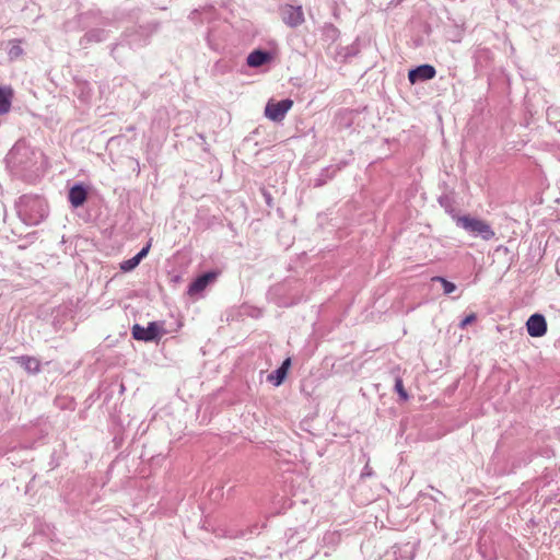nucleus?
I'll use <instances>...</instances> for the list:
<instances>
[{"label":"nucleus","instance_id":"obj_1","mask_svg":"<svg viewBox=\"0 0 560 560\" xmlns=\"http://www.w3.org/2000/svg\"><path fill=\"white\" fill-rule=\"evenodd\" d=\"M18 212L26 224L36 225L47 217V207L39 197L22 196Z\"/></svg>","mask_w":560,"mask_h":560},{"label":"nucleus","instance_id":"obj_2","mask_svg":"<svg viewBox=\"0 0 560 560\" xmlns=\"http://www.w3.org/2000/svg\"><path fill=\"white\" fill-rule=\"evenodd\" d=\"M452 219L456 225L464 229L475 237H481L483 241H490L494 237L495 233L491 225L485 220L474 218L470 215L452 214Z\"/></svg>","mask_w":560,"mask_h":560},{"label":"nucleus","instance_id":"obj_3","mask_svg":"<svg viewBox=\"0 0 560 560\" xmlns=\"http://www.w3.org/2000/svg\"><path fill=\"white\" fill-rule=\"evenodd\" d=\"M292 105L293 101L290 98H284L279 102L269 101L265 107V115L272 121H281L284 119Z\"/></svg>","mask_w":560,"mask_h":560},{"label":"nucleus","instance_id":"obj_4","mask_svg":"<svg viewBox=\"0 0 560 560\" xmlns=\"http://www.w3.org/2000/svg\"><path fill=\"white\" fill-rule=\"evenodd\" d=\"M162 331V327L156 322L149 323L148 327L136 324L132 327V337L136 340L154 341L160 338Z\"/></svg>","mask_w":560,"mask_h":560},{"label":"nucleus","instance_id":"obj_5","mask_svg":"<svg viewBox=\"0 0 560 560\" xmlns=\"http://www.w3.org/2000/svg\"><path fill=\"white\" fill-rule=\"evenodd\" d=\"M282 21L290 27H298L304 22L302 7L287 4L281 9Z\"/></svg>","mask_w":560,"mask_h":560},{"label":"nucleus","instance_id":"obj_6","mask_svg":"<svg viewBox=\"0 0 560 560\" xmlns=\"http://www.w3.org/2000/svg\"><path fill=\"white\" fill-rule=\"evenodd\" d=\"M436 70L431 65H421L409 70L408 79L411 84L420 81L431 80L435 77Z\"/></svg>","mask_w":560,"mask_h":560},{"label":"nucleus","instance_id":"obj_7","mask_svg":"<svg viewBox=\"0 0 560 560\" xmlns=\"http://www.w3.org/2000/svg\"><path fill=\"white\" fill-rule=\"evenodd\" d=\"M527 332L532 337H541L547 331V323L541 314H533L526 323Z\"/></svg>","mask_w":560,"mask_h":560},{"label":"nucleus","instance_id":"obj_8","mask_svg":"<svg viewBox=\"0 0 560 560\" xmlns=\"http://www.w3.org/2000/svg\"><path fill=\"white\" fill-rule=\"evenodd\" d=\"M215 279L214 272H206L197 277L188 287V294L195 295L203 291Z\"/></svg>","mask_w":560,"mask_h":560},{"label":"nucleus","instance_id":"obj_9","mask_svg":"<svg viewBox=\"0 0 560 560\" xmlns=\"http://www.w3.org/2000/svg\"><path fill=\"white\" fill-rule=\"evenodd\" d=\"M12 360L22 366L27 373L36 374L40 371V361L35 357L20 355L13 357Z\"/></svg>","mask_w":560,"mask_h":560},{"label":"nucleus","instance_id":"obj_10","mask_svg":"<svg viewBox=\"0 0 560 560\" xmlns=\"http://www.w3.org/2000/svg\"><path fill=\"white\" fill-rule=\"evenodd\" d=\"M88 198V190L82 184H75L69 190V201L74 207H81Z\"/></svg>","mask_w":560,"mask_h":560},{"label":"nucleus","instance_id":"obj_11","mask_svg":"<svg viewBox=\"0 0 560 560\" xmlns=\"http://www.w3.org/2000/svg\"><path fill=\"white\" fill-rule=\"evenodd\" d=\"M272 56L269 51L256 49L247 56V65L250 68H258L269 62Z\"/></svg>","mask_w":560,"mask_h":560},{"label":"nucleus","instance_id":"obj_12","mask_svg":"<svg viewBox=\"0 0 560 560\" xmlns=\"http://www.w3.org/2000/svg\"><path fill=\"white\" fill-rule=\"evenodd\" d=\"M291 366V359L287 358L282 364L272 373L267 376V380L272 383L275 386H279L283 383L287 377L288 370Z\"/></svg>","mask_w":560,"mask_h":560},{"label":"nucleus","instance_id":"obj_13","mask_svg":"<svg viewBox=\"0 0 560 560\" xmlns=\"http://www.w3.org/2000/svg\"><path fill=\"white\" fill-rule=\"evenodd\" d=\"M106 39V32L102 28H93L84 34L81 38V45L90 44V43H100Z\"/></svg>","mask_w":560,"mask_h":560},{"label":"nucleus","instance_id":"obj_14","mask_svg":"<svg viewBox=\"0 0 560 560\" xmlns=\"http://www.w3.org/2000/svg\"><path fill=\"white\" fill-rule=\"evenodd\" d=\"M12 90L10 88L0 86V115L9 113L12 101Z\"/></svg>","mask_w":560,"mask_h":560},{"label":"nucleus","instance_id":"obj_15","mask_svg":"<svg viewBox=\"0 0 560 560\" xmlns=\"http://www.w3.org/2000/svg\"><path fill=\"white\" fill-rule=\"evenodd\" d=\"M11 43H12V46H11V48L8 51V56H9L10 60H15V59H18L19 57H21L24 54V50L21 47V40L20 39H15V40H13Z\"/></svg>","mask_w":560,"mask_h":560},{"label":"nucleus","instance_id":"obj_16","mask_svg":"<svg viewBox=\"0 0 560 560\" xmlns=\"http://www.w3.org/2000/svg\"><path fill=\"white\" fill-rule=\"evenodd\" d=\"M433 280L442 283L443 291L445 294H451L456 290V285L453 282L446 280L445 278L435 277L433 278Z\"/></svg>","mask_w":560,"mask_h":560},{"label":"nucleus","instance_id":"obj_17","mask_svg":"<svg viewBox=\"0 0 560 560\" xmlns=\"http://www.w3.org/2000/svg\"><path fill=\"white\" fill-rule=\"evenodd\" d=\"M139 264H140V261L133 256L130 259L124 260L120 264V269L125 272H128V271L133 270Z\"/></svg>","mask_w":560,"mask_h":560},{"label":"nucleus","instance_id":"obj_18","mask_svg":"<svg viewBox=\"0 0 560 560\" xmlns=\"http://www.w3.org/2000/svg\"><path fill=\"white\" fill-rule=\"evenodd\" d=\"M395 390L397 392V394L399 395V397L402 400H407L408 399L409 396H408L407 392L404 388L402 380L399 378V377H397L396 381H395Z\"/></svg>","mask_w":560,"mask_h":560},{"label":"nucleus","instance_id":"obj_19","mask_svg":"<svg viewBox=\"0 0 560 560\" xmlns=\"http://www.w3.org/2000/svg\"><path fill=\"white\" fill-rule=\"evenodd\" d=\"M476 320V315L475 314H469L468 316H466L459 324V327L460 328H465L466 326H468L469 324L474 323Z\"/></svg>","mask_w":560,"mask_h":560},{"label":"nucleus","instance_id":"obj_20","mask_svg":"<svg viewBox=\"0 0 560 560\" xmlns=\"http://www.w3.org/2000/svg\"><path fill=\"white\" fill-rule=\"evenodd\" d=\"M150 246H151V245H150V243H149V244H148L147 246H144V247H143V248H142V249H141V250H140V252H139L135 257H136L139 261H141V260H142V259L148 255L149 249H150Z\"/></svg>","mask_w":560,"mask_h":560},{"label":"nucleus","instance_id":"obj_21","mask_svg":"<svg viewBox=\"0 0 560 560\" xmlns=\"http://www.w3.org/2000/svg\"><path fill=\"white\" fill-rule=\"evenodd\" d=\"M261 192H262V196H264V199H265L267 206L268 207H272L271 194L268 190H266V189H262Z\"/></svg>","mask_w":560,"mask_h":560},{"label":"nucleus","instance_id":"obj_22","mask_svg":"<svg viewBox=\"0 0 560 560\" xmlns=\"http://www.w3.org/2000/svg\"><path fill=\"white\" fill-rule=\"evenodd\" d=\"M372 474H373L372 468L369 465H365L361 476L362 477H369V476H372Z\"/></svg>","mask_w":560,"mask_h":560},{"label":"nucleus","instance_id":"obj_23","mask_svg":"<svg viewBox=\"0 0 560 560\" xmlns=\"http://www.w3.org/2000/svg\"><path fill=\"white\" fill-rule=\"evenodd\" d=\"M205 12L212 13L214 11V8L212 5H209L207 8H203Z\"/></svg>","mask_w":560,"mask_h":560},{"label":"nucleus","instance_id":"obj_24","mask_svg":"<svg viewBox=\"0 0 560 560\" xmlns=\"http://www.w3.org/2000/svg\"><path fill=\"white\" fill-rule=\"evenodd\" d=\"M199 13L198 10H194L191 13H190V18L191 20H195L196 19V15Z\"/></svg>","mask_w":560,"mask_h":560},{"label":"nucleus","instance_id":"obj_25","mask_svg":"<svg viewBox=\"0 0 560 560\" xmlns=\"http://www.w3.org/2000/svg\"><path fill=\"white\" fill-rule=\"evenodd\" d=\"M323 184H324V182L318 179V183L316 184V186H322Z\"/></svg>","mask_w":560,"mask_h":560}]
</instances>
